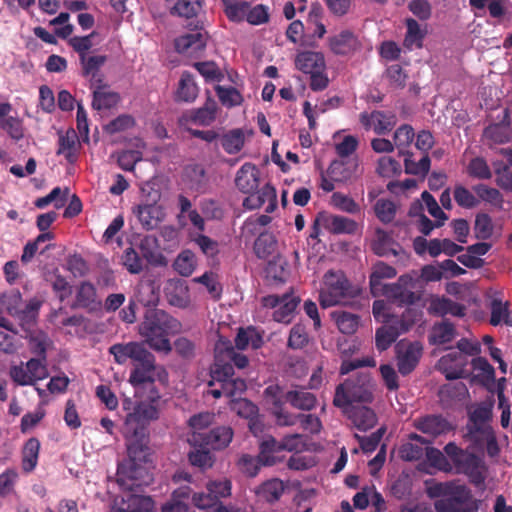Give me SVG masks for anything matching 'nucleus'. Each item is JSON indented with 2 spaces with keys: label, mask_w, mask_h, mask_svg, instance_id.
<instances>
[{
  "label": "nucleus",
  "mask_w": 512,
  "mask_h": 512,
  "mask_svg": "<svg viewBox=\"0 0 512 512\" xmlns=\"http://www.w3.org/2000/svg\"><path fill=\"white\" fill-rule=\"evenodd\" d=\"M127 458L118 466L117 483L124 490L137 492L152 481L148 464L152 462L150 434L122 429Z\"/></svg>",
  "instance_id": "1"
},
{
  "label": "nucleus",
  "mask_w": 512,
  "mask_h": 512,
  "mask_svg": "<svg viewBox=\"0 0 512 512\" xmlns=\"http://www.w3.org/2000/svg\"><path fill=\"white\" fill-rule=\"evenodd\" d=\"M117 364H125L128 359L135 363L129 382L135 387L147 386L150 391L148 399L159 401L160 394L154 385L155 356L141 342L116 343L109 348Z\"/></svg>",
  "instance_id": "2"
},
{
  "label": "nucleus",
  "mask_w": 512,
  "mask_h": 512,
  "mask_svg": "<svg viewBox=\"0 0 512 512\" xmlns=\"http://www.w3.org/2000/svg\"><path fill=\"white\" fill-rule=\"evenodd\" d=\"M182 329L179 320L162 309H148L139 325V334L151 349L169 353L172 346L169 337L178 334Z\"/></svg>",
  "instance_id": "3"
},
{
  "label": "nucleus",
  "mask_w": 512,
  "mask_h": 512,
  "mask_svg": "<svg viewBox=\"0 0 512 512\" xmlns=\"http://www.w3.org/2000/svg\"><path fill=\"white\" fill-rule=\"evenodd\" d=\"M444 452L457 474L466 475L470 483L476 487L484 485L485 466L479 456L458 447L454 442L447 443Z\"/></svg>",
  "instance_id": "4"
},
{
  "label": "nucleus",
  "mask_w": 512,
  "mask_h": 512,
  "mask_svg": "<svg viewBox=\"0 0 512 512\" xmlns=\"http://www.w3.org/2000/svg\"><path fill=\"white\" fill-rule=\"evenodd\" d=\"M373 400L372 384L367 374L346 379L337 385L333 405L340 409L357 406L356 403H371Z\"/></svg>",
  "instance_id": "5"
},
{
  "label": "nucleus",
  "mask_w": 512,
  "mask_h": 512,
  "mask_svg": "<svg viewBox=\"0 0 512 512\" xmlns=\"http://www.w3.org/2000/svg\"><path fill=\"white\" fill-rule=\"evenodd\" d=\"M358 294L341 271L329 270L323 278V287L319 292V302L323 308L346 304Z\"/></svg>",
  "instance_id": "6"
},
{
  "label": "nucleus",
  "mask_w": 512,
  "mask_h": 512,
  "mask_svg": "<svg viewBox=\"0 0 512 512\" xmlns=\"http://www.w3.org/2000/svg\"><path fill=\"white\" fill-rule=\"evenodd\" d=\"M459 352H451L442 356L439 365L443 369L447 380H456L464 377L467 358L462 354L474 356L480 352V344L473 343L466 338H462L457 342Z\"/></svg>",
  "instance_id": "7"
},
{
  "label": "nucleus",
  "mask_w": 512,
  "mask_h": 512,
  "mask_svg": "<svg viewBox=\"0 0 512 512\" xmlns=\"http://www.w3.org/2000/svg\"><path fill=\"white\" fill-rule=\"evenodd\" d=\"M418 279L411 274L401 275L394 283L386 284L379 293L398 306H408L422 299V292L417 291Z\"/></svg>",
  "instance_id": "8"
},
{
  "label": "nucleus",
  "mask_w": 512,
  "mask_h": 512,
  "mask_svg": "<svg viewBox=\"0 0 512 512\" xmlns=\"http://www.w3.org/2000/svg\"><path fill=\"white\" fill-rule=\"evenodd\" d=\"M436 512H477L478 504L465 485H456L446 498L434 502Z\"/></svg>",
  "instance_id": "9"
},
{
  "label": "nucleus",
  "mask_w": 512,
  "mask_h": 512,
  "mask_svg": "<svg viewBox=\"0 0 512 512\" xmlns=\"http://www.w3.org/2000/svg\"><path fill=\"white\" fill-rule=\"evenodd\" d=\"M234 436L230 426L222 425L211 428L207 432L191 433L188 443L192 447L210 448L211 450H223L229 446Z\"/></svg>",
  "instance_id": "10"
},
{
  "label": "nucleus",
  "mask_w": 512,
  "mask_h": 512,
  "mask_svg": "<svg viewBox=\"0 0 512 512\" xmlns=\"http://www.w3.org/2000/svg\"><path fill=\"white\" fill-rule=\"evenodd\" d=\"M158 401L149 402L141 401L128 413L122 429L132 430L137 432L149 433V424L159 417V411L155 403Z\"/></svg>",
  "instance_id": "11"
},
{
  "label": "nucleus",
  "mask_w": 512,
  "mask_h": 512,
  "mask_svg": "<svg viewBox=\"0 0 512 512\" xmlns=\"http://www.w3.org/2000/svg\"><path fill=\"white\" fill-rule=\"evenodd\" d=\"M466 438L473 450L486 452L490 458L499 456L501 450L492 426L467 428Z\"/></svg>",
  "instance_id": "12"
},
{
  "label": "nucleus",
  "mask_w": 512,
  "mask_h": 512,
  "mask_svg": "<svg viewBox=\"0 0 512 512\" xmlns=\"http://www.w3.org/2000/svg\"><path fill=\"white\" fill-rule=\"evenodd\" d=\"M10 376L20 386L34 385L48 377L46 361L42 358H31L27 361L26 368L22 364L12 366Z\"/></svg>",
  "instance_id": "13"
},
{
  "label": "nucleus",
  "mask_w": 512,
  "mask_h": 512,
  "mask_svg": "<svg viewBox=\"0 0 512 512\" xmlns=\"http://www.w3.org/2000/svg\"><path fill=\"white\" fill-rule=\"evenodd\" d=\"M300 303V298L293 293H284L283 295H268L263 297L262 304L266 308H276L273 312V319L276 322L288 324L293 318V314Z\"/></svg>",
  "instance_id": "14"
},
{
  "label": "nucleus",
  "mask_w": 512,
  "mask_h": 512,
  "mask_svg": "<svg viewBox=\"0 0 512 512\" xmlns=\"http://www.w3.org/2000/svg\"><path fill=\"white\" fill-rule=\"evenodd\" d=\"M423 353V345L419 341H400L396 345L397 367L400 374H410L418 365Z\"/></svg>",
  "instance_id": "15"
},
{
  "label": "nucleus",
  "mask_w": 512,
  "mask_h": 512,
  "mask_svg": "<svg viewBox=\"0 0 512 512\" xmlns=\"http://www.w3.org/2000/svg\"><path fill=\"white\" fill-rule=\"evenodd\" d=\"M316 224H321L325 230L336 235H353L358 231V224L353 219L327 212H319L317 214Z\"/></svg>",
  "instance_id": "16"
},
{
  "label": "nucleus",
  "mask_w": 512,
  "mask_h": 512,
  "mask_svg": "<svg viewBox=\"0 0 512 512\" xmlns=\"http://www.w3.org/2000/svg\"><path fill=\"white\" fill-rule=\"evenodd\" d=\"M414 427L423 434L436 438L453 429L451 423L442 415L431 414L414 420Z\"/></svg>",
  "instance_id": "17"
},
{
  "label": "nucleus",
  "mask_w": 512,
  "mask_h": 512,
  "mask_svg": "<svg viewBox=\"0 0 512 512\" xmlns=\"http://www.w3.org/2000/svg\"><path fill=\"white\" fill-rule=\"evenodd\" d=\"M423 312L415 307H407L399 315L391 314L383 324L387 325L398 336L409 332L412 327L422 319Z\"/></svg>",
  "instance_id": "18"
},
{
  "label": "nucleus",
  "mask_w": 512,
  "mask_h": 512,
  "mask_svg": "<svg viewBox=\"0 0 512 512\" xmlns=\"http://www.w3.org/2000/svg\"><path fill=\"white\" fill-rule=\"evenodd\" d=\"M133 213L146 231L157 228L165 217L163 207L157 204H140L133 208Z\"/></svg>",
  "instance_id": "19"
},
{
  "label": "nucleus",
  "mask_w": 512,
  "mask_h": 512,
  "mask_svg": "<svg viewBox=\"0 0 512 512\" xmlns=\"http://www.w3.org/2000/svg\"><path fill=\"white\" fill-rule=\"evenodd\" d=\"M101 305L102 302L98 299L95 285L90 281L80 282L76 290L73 307L85 309L88 312H95L100 309Z\"/></svg>",
  "instance_id": "20"
},
{
  "label": "nucleus",
  "mask_w": 512,
  "mask_h": 512,
  "mask_svg": "<svg viewBox=\"0 0 512 512\" xmlns=\"http://www.w3.org/2000/svg\"><path fill=\"white\" fill-rule=\"evenodd\" d=\"M342 411L359 431L365 432L377 423L375 412L365 405L348 407Z\"/></svg>",
  "instance_id": "21"
},
{
  "label": "nucleus",
  "mask_w": 512,
  "mask_h": 512,
  "mask_svg": "<svg viewBox=\"0 0 512 512\" xmlns=\"http://www.w3.org/2000/svg\"><path fill=\"white\" fill-rule=\"evenodd\" d=\"M207 38L208 34L203 29L186 33L175 39V49L178 53L192 55L205 48Z\"/></svg>",
  "instance_id": "22"
},
{
  "label": "nucleus",
  "mask_w": 512,
  "mask_h": 512,
  "mask_svg": "<svg viewBox=\"0 0 512 512\" xmlns=\"http://www.w3.org/2000/svg\"><path fill=\"white\" fill-rule=\"evenodd\" d=\"M164 294L168 303L178 308H185L190 303L189 288L186 281L175 278L167 281Z\"/></svg>",
  "instance_id": "23"
},
{
  "label": "nucleus",
  "mask_w": 512,
  "mask_h": 512,
  "mask_svg": "<svg viewBox=\"0 0 512 512\" xmlns=\"http://www.w3.org/2000/svg\"><path fill=\"white\" fill-rule=\"evenodd\" d=\"M217 112V103L214 99L208 97L205 104L197 109H191L187 111L180 119L182 124H186L188 122L208 126L212 122H214L216 118Z\"/></svg>",
  "instance_id": "24"
},
{
  "label": "nucleus",
  "mask_w": 512,
  "mask_h": 512,
  "mask_svg": "<svg viewBox=\"0 0 512 512\" xmlns=\"http://www.w3.org/2000/svg\"><path fill=\"white\" fill-rule=\"evenodd\" d=\"M260 171L253 163H244L236 173L235 185L244 194H251L259 187Z\"/></svg>",
  "instance_id": "25"
},
{
  "label": "nucleus",
  "mask_w": 512,
  "mask_h": 512,
  "mask_svg": "<svg viewBox=\"0 0 512 512\" xmlns=\"http://www.w3.org/2000/svg\"><path fill=\"white\" fill-rule=\"evenodd\" d=\"M285 401L293 408L303 411H311L317 405L315 394L309 392L307 388L295 385L292 389L286 391Z\"/></svg>",
  "instance_id": "26"
},
{
  "label": "nucleus",
  "mask_w": 512,
  "mask_h": 512,
  "mask_svg": "<svg viewBox=\"0 0 512 512\" xmlns=\"http://www.w3.org/2000/svg\"><path fill=\"white\" fill-rule=\"evenodd\" d=\"M330 50L336 55H348L354 52L358 47L357 37L349 30H343L340 33L328 38Z\"/></svg>",
  "instance_id": "27"
},
{
  "label": "nucleus",
  "mask_w": 512,
  "mask_h": 512,
  "mask_svg": "<svg viewBox=\"0 0 512 512\" xmlns=\"http://www.w3.org/2000/svg\"><path fill=\"white\" fill-rule=\"evenodd\" d=\"M295 66L301 72L311 74L317 69H326V62L321 52L302 51L295 58Z\"/></svg>",
  "instance_id": "28"
},
{
  "label": "nucleus",
  "mask_w": 512,
  "mask_h": 512,
  "mask_svg": "<svg viewBox=\"0 0 512 512\" xmlns=\"http://www.w3.org/2000/svg\"><path fill=\"white\" fill-rule=\"evenodd\" d=\"M78 136L73 129L65 133H59L57 155H64L69 163H74L78 158Z\"/></svg>",
  "instance_id": "29"
},
{
  "label": "nucleus",
  "mask_w": 512,
  "mask_h": 512,
  "mask_svg": "<svg viewBox=\"0 0 512 512\" xmlns=\"http://www.w3.org/2000/svg\"><path fill=\"white\" fill-rule=\"evenodd\" d=\"M358 163L356 160H334L327 169V175L336 182H347L355 176Z\"/></svg>",
  "instance_id": "30"
},
{
  "label": "nucleus",
  "mask_w": 512,
  "mask_h": 512,
  "mask_svg": "<svg viewBox=\"0 0 512 512\" xmlns=\"http://www.w3.org/2000/svg\"><path fill=\"white\" fill-rule=\"evenodd\" d=\"M377 238L372 243V250L378 256H399L404 253L402 247L385 231L377 230Z\"/></svg>",
  "instance_id": "31"
},
{
  "label": "nucleus",
  "mask_w": 512,
  "mask_h": 512,
  "mask_svg": "<svg viewBox=\"0 0 512 512\" xmlns=\"http://www.w3.org/2000/svg\"><path fill=\"white\" fill-rule=\"evenodd\" d=\"M397 275V271L394 267L379 261L373 266L372 273L369 278L371 292L373 295L379 294L386 284L382 281L384 279H391Z\"/></svg>",
  "instance_id": "32"
},
{
  "label": "nucleus",
  "mask_w": 512,
  "mask_h": 512,
  "mask_svg": "<svg viewBox=\"0 0 512 512\" xmlns=\"http://www.w3.org/2000/svg\"><path fill=\"white\" fill-rule=\"evenodd\" d=\"M198 96V86L194 81L193 75L184 71L178 83L177 90L175 92V100L177 102H193Z\"/></svg>",
  "instance_id": "33"
},
{
  "label": "nucleus",
  "mask_w": 512,
  "mask_h": 512,
  "mask_svg": "<svg viewBox=\"0 0 512 512\" xmlns=\"http://www.w3.org/2000/svg\"><path fill=\"white\" fill-rule=\"evenodd\" d=\"M493 402H481L469 411L468 423L466 428L481 426H491L489 422L492 419Z\"/></svg>",
  "instance_id": "34"
},
{
  "label": "nucleus",
  "mask_w": 512,
  "mask_h": 512,
  "mask_svg": "<svg viewBox=\"0 0 512 512\" xmlns=\"http://www.w3.org/2000/svg\"><path fill=\"white\" fill-rule=\"evenodd\" d=\"M275 188L267 183L262 188L256 189L243 201V206L249 210H254L262 207L266 202L276 199Z\"/></svg>",
  "instance_id": "35"
},
{
  "label": "nucleus",
  "mask_w": 512,
  "mask_h": 512,
  "mask_svg": "<svg viewBox=\"0 0 512 512\" xmlns=\"http://www.w3.org/2000/svg\"><path fill=\"white\" fill-rule=\"evenodd\" d=\"M456 335L455 326L448 320L435 323L429 334V343L433 345H443L450 343Z\"/></svg>",
  "instance_id": "36"
},
{
  "label": "nucleus",
  "mask_w": 512,
  "mask_h": 512,
  "mask_svg": "<svg viewBox=\"0 0 512 512\" xmlns=\"http://www.w3.org/2000/svg\"><path fill=\"white\" fill-rule=\"evenodd\" d=\"M211 381L208 382L212 386L214 382L225 383L234 375V368L232 363L227 360L223 355H218L210 370Z\"/></svg>",
  "instance_id": "37"
},
{
  "label": "nucleus",
  "mask_w": 512,
  "mask_h": 512,
  "mask_svg": "<svg viewBox=\"0 0 512 512\" xmlns=\"http://www.w3.org/2000/svg\"><path fill=\"white\" fill-rule=\"evenodd\" d=\"M274 460H270L269 457L264 458L263 456L253 457L249 454H243L238 462V468L240 471L248 477H255L262 465H273Z\"/></svg>",
  "instance_id": "38"
},
{
  "label": "nucleus",
  "mask_w": 512,
  "mask_h": 512,
  "mask_svg": "<svg viewBox=\"0 0 512 512\" xmlns=\"http://www.w3.org/2000/svg\"><path fill=\"white\" fill-rule=\"evenodd\" d=\"M474 370L479 373L475 376L480 384L490 389L495 384L494 367L484 357H476L471 362Z\"/></svg>",
  "instance_id": "39"
},
{
  "label": "nucleus",
  "mask_w": 512,
  "mask_h": 512,
  "mask_svg": "<svg viewBox=\"0 0 512 512\" xmlns=\"http://www.w3.org/2000/svg\"><path fill=\"white\" fill-rule=\"evenodd\" d=\"M284 492V484L279 479H270L262 483L257 489L258 497L268 503L277 502Z\"/></svg>",
  "instance_id": "40"
},
{
  "label": "nucleus",
  "mask_w": 512,
  "mask_h": 512,
  "mask_svg": "<svg viewBox=\"0 0 512 512\" xmlns=\"http://www.w3.org/2000/svg\"><path fill=\"white\" fill-rule=\"evenodd\" d=\"M491 316L490 324L492 326H498L504 323L507 326H512V310H509V303H503L500 299H493L490 305Z\"/></svg>",
  "instance_id": "41"
},
{
  "label": "nucleus",
  "mask_w": 512,
  "mask_h": 512,
  "mask_svg": "<svg viewBox=\"0 0 512 512\" xmlns=\"http://www.w3.org/2000/svg\"><path fill=\"white\" fill-rule=\"evenodd\" d=\"M277 246V240L273 233L264 231L259 233L254 241V253L260 259H265L273 254Z\"/></svg>",
  "instance_id": "42"
},
{
  "label": "nucleus",
  "mask_w": 512,
  "mask_h": 512,
  "mask_svg": "<svg viewBox=\"0 0 512 512\" xmlns=\"http://www.w3.org/2000/svg\"><path fill=\"white\" fill-rule=\"evenodd\" d=\"M105 55H96L86 57V54L81 55L80 61L82 64L83 75L85 77L91 76L92 80L99 83L98 88L101 87L102 79L99 78V70L106 62Z\"/></svg>",
  "instance_id": "43"
},
{
  "label": "nucleus",
  "mask_w": 512,
  "mask_h": 512,
  "mask_svg": "<svg viewBox=\"0 0 512 512\" xmlns=\"http://www.w3.org/2000/svg\"><path fill=\"white\" fill-rule=\"evenodd\" d=\"M40 442L37 438H30L26 441L22 451V468L25 472H31L38 463Z\"/></svg>",
  "instance_id": "44"
},
{
  "label": "nucleus",
  "mask_w": 512,
  "mask_h": 512,
  "mask_svg": "<svg viewBox=\"0 0 512 512\" xmlns=\"http://www.w3.org/2000/svg\"><path fill=\"white\" fill-rule=\"evenodd\" d=\"M373 116V131L377 135H385L389 133L397 123V117L393 112L374 110Z\"/></svg>",
  "instance_id": "45"
},
{
  "label": "nucleus",
  "mask_w": 512,
  "mask_h": 512,
  "mask_svg": "<svg viewBox=\"0 0 512 512\" xmlns=\"http://www.w3.org/2000/svg\"><path fill=\"white\" fill-rule=\"evenodd\" d=\"M333 317L339 331L343 334L351 335L356 332L359 326V316L355 314L346 311H335Z\"/></svg>",
  "instance_id": "46"
},
{
  "label": "nucleus",
  "mask_w": 512,
  "mask_h": 512,
  "mask_svg": "<svg viewBox=\"0 0 512 512\" xmlns=\"http://www.w3.org/2000/svg\"><path fill=\"white\" fill-rule=\"evenodd\" d=\"M244 142L245 137L241 129H233L221 137V146L228 154L238 153Z\"/></svg>",
  "instance_id": "47"
},
{
  "label": "nucleus",
  "mask_w": 512,
  "mask_h": 512,
  "mask_svg": "<svg viewBox=\"0 0 512 512\" xmlns=\"http://www.w3.org/2000/svg\"><path fill=\"white\" fill-rule=\"evenodd\" d=\"M405 24L407 32L404 38V46L408 49H411L414 45L421 48L425 33L420 29L419 23L413 18H408Z\"/></svg>",
  "instance_id": "48"
},
{
  "label": "nucleus",
  "mask_w": 512,
  "mask_h": 512,
  "mask_svg": "<svg viewBox=\"0 0 512 512\" xmlns=\"http://www.w3.org/2000/svg\"><path fill=\"white\" fill-rule=\"evenodd\" d=\"M404 155L405 172L407 174L425 176L429 172L431 160L428 154H424L417 162L413 159L411 153Z\"/></svg>",
  "instance_id": "49"
},
{
  "label": "nucleus",
  "mask_w": 512,
  "mask_h": 512,
  "mask_svg": "<svg viewBox=\"0 0 512 512\" xmlns=\"http://www.w3.org/2000/svg\"><path fill=\"white\" fill-rule=\"evenodd\" d=\"M194 450L188 454V460L191 465L200 469L211 468L214 463V457L210 452V448L193 447Z\"/></svg>",
  "instance_id": "50"
},
{
  "label": "nucleus",
  "mask_w": 512,
  "mask_h": 512,
  "mask_svg": "<svg viewBox=\"0 0 512 512\" xmlns=\"http://www.w3.org/2000/svg\"><path fill=\"white\" fill-rule=\"evenodd\" d=\"M415 137L414 129L409 124H403L394 132V145L401 154H406L405 149L410 146Z\"/></svg>",
  "instance_id": "51"
},
{
  "label": "nucleus",
  "mask_w": 512,
  "mask_h": 512,
  "mask_svg": "<svg viewBox=\"0 0 512 512\" xmlns=\"http://www.w3.org/2000/svg\"><path fill=\"white\" fill-rule=\"evenodd\" d=\"M453 196L457 205L464 209H472L479 204V199L461 184L455 185Z\"/></svg>",
  "instance_id": "52"
},
{
  "label": "nucleus",
  "mask_w": 512,
  "mask_h": 512,
  "mask_svg": "<svg viewBox=\"0 0 512 512\" xmlns=\"http://www.w3.org/2000/svg\"><path fill=\"white\" fill-rule=\"evenodd\" d=\"M174 269L184 277L190 276L195 270V256L190 250L182 251L176 258Z\"/></svg>",
  "instance_id": "53"
},
{
  "label": "nucleus",
  "mask_w": 512,
  "mask_h": 512,
  "mask_svg": "<svg viewBox=\"0 0 512 512\" xmlns=\"http://www.w3.org/2000/svg\"><path fill=\"white\" fill-rule=\"evenodd\" d=\"M331 204L346 213L357 214L360 212V205L350 196L340 192H334L331 196Z\"/></svg>",
  "instance_id": "54"
},
{
  "label": "nucleus",
  "mask_w": 512,
  "mask_h": 512,
  "mask_svg": "<svg viewBox=\"0 0 512 512\" xmlns=\"http://www.w3.org/2000/svg\"><path fill=\"white\" fill-rule=\"evenodd\" d=\"M421 198L426 205L429 214L436 219V227L443 226L445 221L448 219V216L438 205L434 196L428 191H424Z\"/></svg>",
  "instance_id": "55"
},
{
  "label": "nucleus",
  "mask_w": 512,
  "mask_h": 512,
  "mask_svg": "<svg viewBox=\"0 0 512 512\" xmlns=\"http://www.w3.org/2000/svg\"><path fill=\"white\" fill-rule=\"evenodd\" d=\"M233 409L236 410L239 416L250 419V430L256 434V425L253 419L258 414V407L247 399H239L234 403Z\"/></svg>",
  "instance_id": "56"
},
{
  "label": "nucleus",
  "mask_w": 512,
  "mask_h": 512,
  "mask_svg": "<svg viewBox=\"0 0 512 512\" xmlns=\"http://www.w3.org/2000/svg\"><path fill=\"white\" fill-rule=\"evenodd\" d=\"M426 458L431 466L440 471L451 472L453 470L450 459L437 448L428 447L426 449Z\"/></svg>",
  "instance_id": "57"
},
{
  "label": "nucleus",
  "mask_w": 512,
  "mask_h": 512,
  "mask_svg": "<svg viewBox=\"0 0 512 512\" xmlns=\"http://www.w3.org/2000/svg\"><path fill=\"white\" fill-rule=\"evenodd\" d=\"M398 337L399 336L396 332H394L387 325L383 324L376 330L375 346L378 351H385L397 340Z\"/></svg>",
  "instance_id": "58"
},
{
  "label": "nucleus",
  "mask_w": 512,
  "mask_h": 512,
  "mask_svg": "<svg viewBox=\"0 0 512 512\" xmlns=\"http://www.w3.org/2000/svg\"><path fill=\"white\" fill-rule=\"evenodd\" d=\"M309 342L306 327L303 324H295L289 334L288 347L294 350L304 348Z\"/></svg>",
  "instance_id": "59"
},
{
  "label": "nucleus",
  "mask_w": 512,
  "mask_h": 512,
  "mask_svg": "<svg viewBox=\"0 0 512 512\" xmlns=\"http://www.w3.org/2000/svg\"><path fill=\"white\" fill-rule=\"evenodd\" d=\"M473 191L477 194L479 201L483 200L493 205H500L503 202L502 195L496 188L480 183L473 186Z\"/></svg>",
  "instance_id": "60"
},
{
  "label": "nucleus",
  "mask_w": 512,
  "mask_h": 512,
  "mask_svg": "<svg viewBox=\"0 0 512 512\" xmlns=\"http://www.w3.org/2000/svg\"><path fill=\"white\" fill-rule=\"evenodd\" d=\"M200 9V0H178L171 12L181 17L191 18L196 16Z\"/></svg>",
  "instance_id": "61"
},
{
  "label": "nucleus",
  "mask_w": 512,
  "mask_h": 512,
  "mask_svg": "<svg viewBox=\"0 0 512 512\" xmlns=\"http://www.w3.org/2000/svg\"><path fill=\"white\" fill-rule=\"evenodd\" d=\"M119 96L115 92H103L95 90L93 92L92 107L96 110L109 109L117 104Z\"/></svg>",
  "instance_id": "62"
},
{
  "label": "nucleus",
  "mask_w": 512,
  "mask_h": 512,
  "mask_svg": "<svg viewBox=\"0 0 512 512\" xmlns=\"http://www.w3.org/2000/svg\"><path fill=\"white\" fill-rule=\"evenodd\" d=\"M216 92H217V96H218L219 100L221 101V103L224 106H227V107L237 106V105H240L243 101L242 95L234 87L225 88L222 86H217Z\"/></svg>",
  "instance_id": "63"
},
{
  "label": "nucleus",
  "mask_w": 512,
  "mask_h": 512,
  "mask_svg": "<svg viewBox=\"0 0 512 512\" xmlns=\"http://www.w3.org/2000/svg\"><path fill=\"white\" fill-rule=\"evenodd\" d=\"M377 218L383 223H390L396 214L395 204L387 199H379L374 206Z\"/></svg>",
  "instance_id": "64"
}]
</instances>
